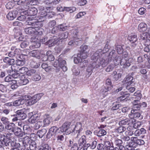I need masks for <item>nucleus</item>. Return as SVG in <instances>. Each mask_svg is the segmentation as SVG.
Wrapping results in <instances>:
<instances>
[{"mask_svg": "<svg viewBox=\"0 0 150 150\" xmlns=\"http://www.w3.org/2000/svg\"><path fill=\"white\" fill-rule=\"evenodd\" d=\"M33 17L28 18L29 20L26 21V25H30L31 27L25 28V32L28 34H34L37 35L42 34V29L39 28L42 26L41 22L36 21L35 20L33 19Z\"/></svg>", "mask_w": 150, "mask_h": 150, "instance_id": "nucleus-1", "label": "nucleus"}, {"mask_svg": "<svg viewBox=\"0 0 150 150\" xmlns=\"http://www.w3.org/2000/svg\"><path fill=\"white\" fill-rule=\"evenodd\" d=\"M14 135L13 133H7L6 136L4 135L0 138V140L1 141L2 144L7 146L8 145L10 140H12L14 138Z\"/></svg>", "mask_w": 150, "mask_h": 150, "instance_id": "nucleus-2", "label": "nucleus"}, {"mask_svg": "<svg viewBox=\"0 0 150 150\" xmlns=\"http://www.w3.org/2000/svg\"><path fill=\"white\" fill-rule=\"evenodd\" d=\"M108 63V62L106 60L102 58H100L99 61L96 62L92 63V67L93 68L97 69L101 66L102 67H105Z\"/></svg>", "mask_w": 150, "mask_h": 150, "instance_id": "nucleus-3", "label": "nucleus"}, {"mask_svg": "<svg viewBox=\"0 0 150 150\" xmlns=\"http://www.w3.org/2000/svg\"><path fill=\"white\" fill-rule=\"evenodd\" d=\"M28 9L25 11L24 13L28 16L31 17L35 16L37 13L38 10L37 8L32 6H28Z\"/></svg>", "mask_w": 150, "mask_h": 150, "instance_id": "nucleus-4", "label": "nucleus"}, {"mask_svg": "<svg viewBox=\"0 0 150 150\" xmlns=\"http://www.w3.org/2000/svg\"><path fill=\"white\" fill-rule=\"evenodd\" d=\"M70 123L69 122H66L64 123L60 127V130L62 132H67L69 133L71 132V126L69 127Z\"/></svg>", "mask_w": 150, "mask_h": 150, "instance_id": "nucleus-5", "label": "nucleus"}, {"mask_svg": "<svg viewBox=\"0 0 150 150\" xmlns=\"http://www.w3.org/2000/svg\"><path fill=\"white\" fill-rule=\"evenodd\" d=\"M59 63V66L64 71H66L67 70V68L66 66V61L62 58L60 55L58 59Z\"/></svg>", "mask_w": 150, "mask_h": 150, "instance_id": "nucleus-6", "label": "nucleus"}, {"mask_svg": "<svg viewBox=\"0 0 150 150\" xmlns=\"http://www.w3.org/2000/svg\"><path fill=\"white\" fill-rule=\"evenodd\" d=\"M59 41L58 38L54 36L51 38L47 42V43L49 45V47H51L55 45L59 44Z\"/></svg>", "mask_w": 150, "mask_h": 150, "instance_id": "nucleus-7", "label": "nucleus"}, {"mask_svg": "<svg viewBox=\"0 0 150 150\" xmlns=\"http://www.w3.org/2000/svg\"><path fill=\"white\" fill-rule=\"evenodd\" d=\"M120 65L122 66V67L124 68L129 67L130 65V63L128 58L125 57H121Z\"/></svg>", "mask_w": 150, "mask_h": 150, "instance_id": "nucleus-8", "label": "nucleus"}, {"mask_svg": "<svg viewBox=\"0 0 150 150\" xmlns=\"http://www.w3.org/2000/svg\"><path fill=\"white\" fill-rule=\"evenodd\" d=\"M42 94L39 93L34 95L28 101L30 105H32L37 102L41 97Z\"/></svg>", "mask_w": 150, "mask_h": 150, "instance_id": "nucleus-9", "label": "nucleus"}, {"mask_svg": "<svg viewBox=\"0 0 150 150\" xmlns=\"http://www.w3.org/2000/svg\"><path fill=\"white\" fill-rule=\"evenodd\" d=\"M58 130V128L57 127L54 126L51 127L47 134V137L48 139L52 137L55 136L56 133Z\"/></svg>", "mask_w": 150, "mask_h": 150, "instance_id": "nucleus-10", "label": "nucleus"}, {"mask_svg": "<svg viewBox=\"0 0 150 150\" xmlns=\"http://www.w3.org/2000/svg\"><path fill=\"white\" fill-rule=\"evenodd\" d=\"M31 41L33 43L32 45L30 47V48L33 47L36 48L40 46V40L38 39L37 37H32L31 39Z\"/></svg>", "mask_w": 150, "mask_h": 150, "instance_id": "nucleus-11", "label": "nucleus"}, {"mask_svg": "<svg viewBox=\"0 0 150 150\" xmlns=\"http://www.w3.org/2000/svg\"><path fill=\"white\" fill-rule=\"evenodd\" d=\"M86 137L85 135H83L79 139L78 141V144L79 147V150L81 149L86 144Z\"/></svg>", "mask_w": 150, "mask_h": 150, "instance_id": "nucleus-12", "label": "nucleus"}, {"mask_svg": "<svg viewBox=\"0 0 150 150\" xmlns=\"http://www.w3.org/2000/svg\"><path fill=\"white\" fill-rule=\"evenodd\" d=\"M82 125L81 122H79L77 123L75 126L74 125H72L71 126V132H74L75 131L78 132V134L79 133L82 129L81 128Z\"/></svg>", "mask_w": 150, "mask_h": 150, "instance_id": "nucleus-13", "label": "nucleus"}, {"mask_svg": "<svg viewBox=\"0 0 150 150\" xmlns=\"http://www.w3.org/2000/svg\"><path fill=\"white\" fill-rule=\"evenodd\" d=\"M13 66L11 67V70H8V73L9 75H11L12 78H17L20 76V75L19 73L16 72L15 69H13Z\"/></svg>", "mask_w": 150, "mask_h": 150, "instance_id": "nucleus-14", "label": "nucleus"}, {"mask_svg": "<svg viewBox=\"0 0 150 150\" xmlns=\"http://www.w3.org/2000/svg\"><path fill=\"white\" fill-rule=\"evenodd\" d=\"M140 113L136 112L134 110H132L131 113L129 114V117L131 119L138 118L140 116Z\"/></svg>", "mask_w": 150, "mask_h": 150, "instance_id": "nucleus-15", "label": "nucleus"}, {"mask_svg": "<svg viewBox=\"0 0 150 150\" xmlns=\"http://www.w3.org/2000/svg\"><path fill=\"white\" fill-rule=\"evenodd\" d=\"M29 114L31 116L28 119V121L30 123L33 124L35 123L39 118L38 115L35 114L33 115L32 112L30 113Z\"/></svg>", "mask_w": 150, "mask_h": 150, "instance_id": "nucleus-16", "label": "nucleus"}, {"mask_svg": "<svg viewBox=\"0 0 150 150\" xmlns=\"http://www.w3.org/2000/svg\"><path fill=\"white\" fill-rule=\"evenodd\" d=\"M17 11H13L9 12L6 16V18L9 20H13L17 16Z\"/></svg>", "mask_w": 150, "mask_h": 150, "instance_id": "nucleus-17", "label": "nucleus"}, {"mask_svg": "<svg viewBox=\"0 0 150 150\" xmlns=\"http://www.w3.org/2000/svg\"><path fill=\"white\" fill-rule=\"evenodd\" d=\"M16 114H17L19 120H23L26 118V115L21 110H18L16 112Z\"/></svg>", "mask_w": 150, "mask_h": 150, "instance_id": "nucleus-18", "label": "nucleus"}, {"mask_svg": "<svg viewBox=\"0 0 150 150\" xmlns=\"http://www.w3.org/2000/svg\"><path fill=\"white\" fill-rule=\"evenodd\" d=\"M30 138L28 136H27L24 137L22 140V144L21 146L22 147H26L28 146V144H29L30 141H31Z\"/></svg>", "mask_w": 150, "mask_h": 150, "instance_id": "nucleus-19", "label": "nucleus"}, {"mask_svg": "<svg viewBox=\"0 0 150 150\" xmlns=\"http://www.w3.org/2000/svg\"><path fill=\"white\" fill-rule=\"evenodd\" d=\"M102 50L100 49L98 51H97L92 55L91 57V59L94 60V62H96L98 61V59L99 58L100 55L101 54L100 52Z\"/></svg>", "mask_w": 150, "mask_h": 150, "instance_id": "nucleus-20", "label": "nucleus"}, {"mask_svg": "<svg viewBox=\"0 0 150 150\" xmlns=\"http://www.w3.org/2000/svg\"><path fill=\"white\" fill-rule=\"evenodd\" d=\"M5 128L8 130V132L13 133L15 128V124L13 123H10L5 126Z\"/></svg>", "mask_w": 150, "mask_h": 150, "instance_id": "nucleus-21", "label": "nucleus"}, {"mask_svg": "<svg viewBox=\"0 0 150 150\" xmlns=\"http://www.w3.org/2000/svg\"><path fill=\"white\" fill-rule=\"evenodd\" d=\"M147 24L143 23H140L138 26V31L140 32L145 31L147 29Z\"/></svg>", "mask_w": 150, "mask_h": 150, "instance_id": "nucleus-22", "label": "nucleus"}, {"mask_svg": "<svg viewBox=\"0 0 150 150\" xmlns=\"http://www.w3.org/2000/svg\"><path fill=\"white\" fill-rule=\"evenodd\" d=\"M133 77L130 75H127L124 79V81L127 84V85H131L133 82Z\"/></svg>", "mask_w": 150, "mask_h": 150, "instance_id": "nucleus-23", "label": "nucleus"}, {"mask_svg": "<svg viewBox=\"0 0 150 150\" xmlns=\"http://www.w3.org/2000/svg\"><path fill=\"white\" fill-rule=\"evenodd\" d=\"M20 83L21 85H25L29 82V80L25 75H22L20 76Z\"/></svg>", "mask_w": 150, "mask_h": 150, "instance_id": "nucleus-24", "label": "nucleus"}, {"mask_svg": "<svg viewBox=\"0 0 150 150\" xmlns=\"http://www.w3.org/2000/svg\"><path fill=\"white\" fill-rule=\"evenodd\" d=\"M81 38H74L73 40H71L68 43V45L70 46H74L75 44L78 45L80 42H81Z\"/></svg>", "mask_w": 150, "mask_h": 150, "instance_id": "nucleus-25", "label": "nucleus"}, {"mask_svg": "<svg viewBox=\"0 0 150 150\" xmlns=\"http://www.w3.org/2000/svg\"><path fill=\"white\" fill-rule=\"evenodd\" d=\"M25 102V100L22 98H20L15 100L13 103V105L14 106H17L23 104Z\"/></svg>", "mask_w": 150, "mask_h": 150, "instance_id": "nucleus-26", "label": "nucleus"}, {"mask_svg": "<svg viewBox=\"0 0 150 150\" xmlns=\"http://www.w3.org/2000/svg\"><path fill=\"white\" fill-rule=\"evenodd\" d=\"M15 135L18 137H22L24 135V133L20 128L17 127L15 128L14 132Z\"/></svg>", "mask_w": 150, "mask_h": 150, "instance_id": "nucleus-27", "label": "nucleus"}, {"mask_svg": "<svg viewBox=\"0 0 150 150\" xmlns=\"http://www.w3.org/2000/svg\"><path fill=\"white\" fill-rule=\"evenodd\" d=\"M29 54L30 56L39 58L40 52L38 50H33L29 52Z\"/></svg>", "mask_w": 150, "mask_h": 150, "instance_id": "nucleus-28", "label": "nucleus"}, {"mask_svg": "<svg viewBox=\"0 0 150 150\" xmlns=\"http://www.w3.org/2000/svg\"><path fill=\"white\" fill-rule=\"evenodd\" d=\"M42 2L45 4L47 5L53 3L56 4H58L60 0H42Z\"/></svg>", "mask_w": 150, "mask_h": 150, "instance_id": "nucleus-29", "label": "nucleus"}, {"mask_svg": "<svg viewBox=\"0 0 150 150\" xmlns=\"http://www.w3.org/2000/svg\"><path fill=\"white\" fill-rule=\"evenodd\" d=\"M146 133V130L144 128H141L140 129H137L134 132V134L136 136H139L141 134H144Z\"/></svg>", "mask_w": 150, "mask_h": 150, "instance_id": "nucleus-30", "label": "nucleus"}, {"mask_svg": "<svg viewBox=\"0 0 150 150\" xmlns=\"http://www.w3.org/2000/svg\"><path fill=\"white\" fill-rule=\"evenodd\" d=\"M54 15V13L53 12H49L47 13L45 12L43 15L41 14L40 17L44 18V19L47 18H51Z\"/></svg>", "mask_w": 150, "mask_h": 150, "instance_id": "nucleus-31", "label": "nucleus"}, {"mask_svg": "<svg viewBox=\"0 0 150 150\" xmlns=\"http://www.w3.org/2000/svg\"><path fill=\"white\" fill-rule=\"evenodd\" d=\"M4 62L8 64L9 65L14 64L15 60L13 59H11L8 57H6L3 59Z\"/></svg>", "mask_w": 150, "mask_h": 150, "instance_id": "nucleus-32", "label": "nucleus"}, {"mask_svg": "<svg viewBox=\"0 0 150 150\" xmlns=\"http://www.w3.org/2000/svg\"><path fill=\"white\" fill-rule=\"evenodd\" d=\"M86 145L88 148H90L91 149H95L97 144V142L95 140H93L91 142V143H88L86 144Z\"/></svg>", "mask_w": 150, "mask_h": 150, "instance_id": "nucleus-33", "label": "nucleus"}, {"mask_svg": "<svg viewBox=\"0 0 150 150\" xmlns=\"http://www.w3.org/2000/svg\"><path fill=\"white\" fill-rule=\"evenodd\" d=\"M57 27L60 31H64L67 30L69 27V26L66 25L65 24H62L58 25Z\"/></svg>", "mask_w": 150, "mask_h": 150, "instance_id": "nucleus-34", "label": "nucleus"}, {"mask_svg": "<svg viewBox=\"0 0 150 150\" xmlns=\"http://www.w3.org/2000/svg\"><path fill=\"white\" fill-rule=\"evenodd\" d=\"M47 132V130L46 129H43L38 131L37 134L40 138H42L45 134Z\"/></svg>", "mask_w": 150, "mask_h": 150, "instance_id": "nucleus-35", "label": "nucleus"}, {"mask_svg": "<svg viewBox=\"0 0 150 150\" xmlns=\"http://www.w3.org/2000/svg\"><path fill=\"white\" fill-rule=\"evenodd\" d=\"M148 38V36L147 35V33L145 32L140 34L139 37V40L143 42Z\"/></svg>", "mask_w": 150, "mask_h": 150, "instance_id": "nucleus-36", "label": "nucleus"}, {"mask_svg": "<svg viewBox=\"0 0 150 150\" xmlns=\"http://www.w3.org/2000/svg\"><path fill=\"white\" fill-rule=\"evenodd\" d=\"M130 121V120L129 118H126L119 121V124L120 126L128 125Z\"/></svg>", "mask_w": 150, "mask_h": 150, "instance_id": "nucleus-37", "label": "nucleus"}, {"mask_svg": "<svg viewBox=\"0 0 150 150\" xmlns=\"http://www.w3.org/2000/svg\"><path fill=\"white\" fill-rule=\"evenodd\" d=\"M23 130L25 133L30 134L31 132V129L30 127L28 125H24L23 126Z\"/></svg>", "mask_w": 150, "mask_h": 150, "instance_id": "nucleus-38", "label": "nucleus"}, {"mask_svg": "<svg viewBox=\"0 0 150 150\" xmlns=\"http://www.w3.org/2000/svg\"><path fill=\"white\" fill-rule=\"evenodd\" d=\"M69 33L67 32L62 33L59 35V40H64L67 38L68 37Z\"/></svg>", "mask_w": 150, "mask_h": 150, "instance_id": "nucleus-39", "label": "nucleus"}, {"mask_svg": "<svg viewBox=\"0 0 150 150\" xmlns=\"http://www.w3.org/2000/svg\"><path fill=\"white\" fill-rule=\"evenodd\" d=\"M9 83L11 85V88L13 89H16L18 87L17 84V81L13 79Z\"/></svg>", "mask_w": 150, "mask_h": 150, "instance_id": "nucleus-40", "label": "nucleus"}, {"mask_svg": "<svg viewBox=\"0 0 150 150\" xmlns=\"http://www.w3.org/2000/svg\"><path fill=\"white\" fill-rule=\"evenodd\" d=\"M13 140H11V146L13 148H20L21 146L20 144L18 143H17L14 139Z\"/></svg>", "mask_w": 150, "mask_h": 150, "instance_id": "nucleus-41", "label": "nucleus"}, {"mask_svg": "<svg viewBox=\"0 0 150 150\" xmlns=\"http://www.w3.org/2000/svg\"><path fill=\"white\" fill-rule=\"evenodd\" d=\"M113 140L114 143L118 146L122 144V141L121 139H120L116 137H114Z\"/></svg>", "mask_w": 150, "mask_h": 150, "instance_id": "nucleus-42", "label": "nucleus"}, {"mask_svg": "<svg viewBox=\"0 0 150 150\" xmlns=\"http://www.w3.org/2000/svg\"><path fill=\"white\" fill-rule=\"evenodd\" d=\"M122 93H123L122 94V93L121 94L122 95V96L117 98V100L118 101H121L125 99L127 97L129 96V94H128L125 93L123 92H122Z\"/></svg>", "mask_w": 150, "mask_h": 150, "instance_id": "nucleus-43", "label": "nucleus"}, {"mask_svg": "<svg viewBox=\"0 0 150 150\" xmlns=\"http://www.w3.org/2000/svg\"><path fill=\"white\" fill-rule=\"evenodd\" d=\"M37 71L35 69H30L27 71L26 72V75L29 76H32V77L37 74Z\"/></svg>", "mask_w": 150, "mask_h": 150, "instance_id": "nucleus-44", "label": "nucleus"}, {"mask_svg": "<svg viewBox=\"0 0 150 150\" xmlns=\"http://www.w3.org/2000/svg\"><path fill=\"white\" fill-rule=\"evenodd\" d=\"M131 141H132L130 142L128 145H130V144H132V147H134L135 146V144L137 142V138L136 137H131L130 139Z\"/></svg>", "mask_w": 150, "mask_h": 150, "instance_id": "nucleus-45", "label": "nucleus"}, {"mask_svg": "<svg viewBox=\"0 0 150 150\" xmlns=\"http://www.w3.org/2000/svg\"><path fill=\"white\" fill-rule=\"evenodd\" d=\"M29 144L30 145L29 148L30 150H35L37 147L35 141L32 140Z\"/></svg>", "mask_w": 150, "mask_h": 150, "instance_id": "nucleus-46", "label": "nucleus"}, {"mask_svg": "<svg viewBox=\"0 0 150 150\" xmlns=\"http://www.w3.org/2000/svg\"><path fill=\"white\" fill-rule=\"evenodd\" d=\"M48 60L50 61H52L54 59V56L51 54L50 51H48L47 52Z\"/></svg>", "mask_w": 150, "mask_h": 150, "instance_id": "nucleus-47", "label": "nucleus"}, {"mask_svg": "<svg viewBox=\"0 0 150 150\" xmlns=\"http://www.w3.org/2000/svg\"><path fill=\"white\" fill-rule=\"evenodd\" d=\"M42 126H44L42 122L41 121H39L35 124L34 126V128L35 129H37Z\"/></svg>", "mask_w": 150, "mask_h": 150, "instance_id": "nucleus-48", "label": "nucleus"}, {"mask_svg": "<svg viewBox=\"0 0 150 150\" xmlns=\"http://www.w3.org/2000/svg\"><path fill=\"white\" fill-rule=\"evenodd\" d=\"M128 40L131 42H136L137 41V36L135 35H131L129 36Z\"/></svg>", "mask_w": 150, "mask_h": 150, "instance_id": "nucleus-49", "label": "nucleus"}, {"mask_svg": "<svg viewBox=\"0 0 150 150\" xmlns=\"http://www.w3.org/2000/svg\"><path fill=\"white\" fill-rule=\"evenodd\" d=\"M106 133V132L105 129H100L98 131L97 136L98 137H101L105 135Z\"/></svg>", "mask_w": 150, "mask_h": 150, "instance_id": "nucleus-50", "label": "nucleus"}, {"mask_svg": "<svg viewBox=\"0 0 150 150\" xmlns=\"http://www.w3.org/2000/svg\"><path fill=\"white\" fill-rule=\"evenodd\" d=\"M88 52H81L80 54H79V56H80L82 59H85L88 57L89 54Z\"/></svg>", "mask_w": 150, "mask_h": 150, "instance_id": "nucleus-51", "label": "nucleus"}, {"mask_svg": "<svg viewBox=\"0 0 150 150\" xmlns=\"http://www.w3.org/2000/svg\"><path fill=\"white\" fill-rule=\"evenodd\" d=\"M52 121V118L50 117H48L43 120L44 125L45 126H47L49 125Z\"/></svg>", "mask_w": 150, "mask_h": 150, "instance_id": "nucleus-52", "label": "nucleus"}, {"mask_svg": "<svg viewBox=\"0 0 150 150\" xmlns=\"http://www.w3.org/2000/svg\"><path fill=\"white\" fill-rule=\"evenodd\" d=\"M126 130V128L124 126H120L117 127L115 130L116 132L119 133H122Z\"/></svg>", "mask_w": 150, "mask_h": 150, "instance_id": "nucleus-53", "label": "nucleus"}, {"mask_svg": "<svg viewBox=\"0 0 150 150\" xmlns=\"http://www.w3.org/2000/svg\"><path fill=\"white\" fill-rule=\"evenodd\" d=\"M115 58L114 61V64H113L114 67L118 65L120 63V64L121 57L120 56H118Z\"/></svg>", "mask_w": 150, "mask_h": 150, "instance_id": "nucleus-54", "label": "nucleus"}, {"mask_svg": "<svg viewBox=\"0 0 150 150\" xmlns=\"http://www.w3.org/2000/svg\"><path fill=\"white\" fill-rule=\"evenodd\" d=\"M79 54L77 55V57H75L74 58V62L76 64H78L79 63H81L82 62V59L79 56Z\"/></svg>", "mask_w": 150, "mask_h": 150, "instance_id": "nucleus-55", "label": "nucleus"}, {"mask_svg": "<svg viewBox=\"0 0 150 150\" xmlns=\"http://www.w3.org/2000/svg\"><path fill=\"white\" fill-rule=\"evenodd\" d=\"M64 9L66 11L69 12L70 13H71L75 11L76 9V7H65Z\"/></svg>", "mask_w": 150, "mask_h": 150, "instance_id": "nucleus-56", "label": "nucleus"}, {"mask_svg": "<svg viewBox=\"0 0 150 150\" xmlns=\"http://www.w3.org/2000/svg\"><path fill=\"white\" fill-rule=\"evenodd\" d=\"M134 96H135V98L140 100L142 97V95L140 91H137L134 93Z\"/></svg>", "mask_w": 150, "mask_h": 150, "instance_id": "nucleus-57", "label": "nucleus"}, {"mask_svg": "<svg viewBox=\"0 0 150 150\" xmlns=\"http://www.w3.org/2000/svg\"><path fill=\"white\" fill-rule=\"evenodd\" d=\"M1 121L4 125H7L9 123V121L8 118L5 117H2L1 118Z\"/></svg>", "mask_w": 150, "mask_h": 150, "instance_id": "nucleus-58", "label": "nucleus"}, {"mask_svg": "<svg viewBox=\"0 0 150 150\" xmlns=\"http://www.w3.org/2000/svg\"><path fill=\"white\" fill-rule=\"evenodd\" d=\"M41 79L40 76L38 74L37 72V74H35V75L32 77V79L34 81H37L40 80Z\"/></svg>", "mask_w": 150, "mask_h": 150, "instance_id": "nucleus-59", "label": "nucleus"}, {"mask_svg": "<svg viewBox=\"0 0 150 150\" xmlns=\"http://www.w3.org/2000/svg\"><path fill=\"white\" fill-rule=\"evenodd\" d=\"M88 46L86 45H82L81 47V52H88L89 51L88 49Z\"/></svg>", "mask_w": 150, "mask_h": 150, "instance_id": "nucleus-60", "label": "nucleus"}, {"mask_svg": "<svg viewBox=\"0 0 150 150\" xmlns=\"http://www.w3.org/2000/svg\"><path fill=\"white\" fill-rule=\"evenodd\" d=\"M116 49L117 50L118 54H120L123 52V49L122 46L119 45H117L116 46Z\"/></svg>", "mask_w": 150, "mask_h": 150, "instance_id": "nucleus-61", "label": "nucleus"}, {"mask_svg": "<svg viewBox=\"0 0 150 150\" xmlns=\"http://www.w3.org/2000/svg\"><path fill=\"white\" fill-rule=\"evenodd\" d=\"M64 139V137L63 135H59L57 137V140L58 142H61L63 141Z\"/></svg>", "mask_w": 150, "mask_h": 150, "instance_id": "nucleus-62", "label": "nucleus"}, {"mask_svg": "<svg viewBox=\"0 0 150 150\" xmlns=\"http://www.w3.org/2000/svg\"><path fill=\"white\" fill-rule=\"evenodd\" d=\"M114 67H115L113 64H111L107 67L105 69V71L107 72H109L111 71Z\"/></svg>", "mask_w": 150, "mask_h": 150, "instance_id": "nucleus-63", "label": "nucleus"}, {"mask_svg": "<svg viewBox=\"0 0 150 150\" xmlns=\"http://www.w3.org/2000/svg\"><path fill=\"white\" fill-rule=\"evenodd\" d=\"M29 42L27 41H24L22 42L20 45L21 47L22 48H24L26 47L29 45Z\"/></svg>", "mask_w": 150, "mask_h": 150, "instance_id": "nucleus-64", "label": "nucleus"}]
</instances>
